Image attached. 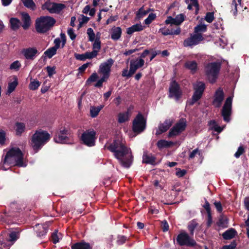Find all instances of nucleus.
I'll use <instances>...</instances> for the list:
<instances>
[{"instance_id": "obj_32", "label": "nucleus", "mask_w": 249, "mask_h": 249, "mask_svg": "<svg viewBox=\"0 0 249 249\" xmlns=\"http://www.w3.org/2000/svg\"><path fill=\"white\" fill-rule=\"evenodd\" d=\"M10 23L11 28L13 30H17L20 27V21L17 18H12L10 19Z\"/></svg>"}, {"instance_id": "obj_7", "label": "nucleus", "mask_w": 249, "mask_h": 249, "mask_svg": "<svg viewBox=\"0 0 249 249\" xmlns=\"http://www.w3.org/2000/svg\"><path fill=\"white\" fill-rule=\"evenodd\" d=\"M146 119L143 115L139 112L132 122V130L136 134H140L145 129Z\"/></svg>"}, {"instance_id": "obj_40", "label": "nucleus", "mask_w": 249, "mask_h": 249, "mask_svg": "<svg viewBox=\"0 0 249 249\" xmlns=\"http://www.w3.org/2000/svg\"><path fill=\"white\" fill-rule=\"evenodd\" d=\"M101 109V107H91L90 108V114L91 117L92 118L96 117L98 115Z\"/></svg>"}, {"instance_id": "obj_45", "label": "nucleus", "mask_w": 249, "mask_h": 249, "mask_svg": "<svg viewBox=\"0 0 249 249\" xmlns=\"http://www.w3.org/2000/svg\"><path fill=\"white\" fill-rule=\"evenodd\" d=\"M175 19L176 25H179L184 20V15L182 14L178 15L175 18Z\"/></svg>"}, {"instance_id": "obj_53", "label": "nucleus", "mask_w": 249, "mask_h": 249, "mask_svg": "<svg viewBox=\"0 0 249 249\" xmlns=\"http://www.w3.org/2000/svg\"><path fill=\"white\" fill-rule=\"evenodd\" d=\"M237 246L235 241H232L230 245L223 246L222 249H235Z\"/></svg>"}, {"instance_id": "obj_3", "label": "nucleus", "mask_w": 249, "mask_h": 249, "mask_svg": "<svg viewBox=\"0 0 249 249\" xmlns=\"http://www.w3.org/2000/svg\"><path fill=\"white\" fill-rule=\"evenodd\" d=\"M51 136L46 131L36 130L32 135L31 145L35 152H38L50 140Z\"/></svg>"}, {"instance_id": "obj_35", "label": "nucleus", "mask_w": 249, "mask_h": 249, "mask_svg": "<svg viewBox=\"0 0 249 249\" xmlns=\"http://www.w3.org/2000/svg\"><path fill=\"white\" fill-rule=\"evenodd\" d=\"M197 226L198 223L196 222L195 220H193L189 222L188 225V229L191 235H194V230Z\"/></svg>"}, {"instance_id": "obj_28", "label": "nucleus", "mask_w": 249, "mask_h": 249, "mask_svg": "<svg viewBox=\"0 0 249 249\" xmlns=\"http://www.w3.org/2000/svg\"><path fill=\"white\" fill-rule=\"evenodd\" d=\"M157 146L160 149L164 148H169L174 145V143L171 141H167L165 140H160L157 142Z\"/></svg>"}, {"instance_id": "obj_9", "label": "nucleus", "mask_w": 249, "mask_h": 249, "mask_svg": "<svg viewBox=\"0 0 249 249\" xmlns=\"http://www.w3.org/2000/svg\"><path fill=\"white\" fill-rule=\"evenodd\" d=\"M176 240L177 244L180 246L194 247L197 245L196 241L185 231L180 232L178 235Z\"/></svg>"}, {"instance_id": "obj_1", "label": "nucleus", "mask_w": 249, "mask_h": 249, "mask_svg": "<svg viewBox=\"0 0 249 249\" xmlns=\"http://www.w3.org/2000/svg\"><path fill=\"white\" fill-rule=\"evenodd\" d=\"M107 149L113 153L114 157L122 166L125 168H129L131 166L133 161L131 150L121 141L119 139L114 140L107 147Z\"/></svg>"}, {"instance_id": "obj_27", "label": "nucleus", "mask_w": 249, "mask_h": 249, "mask_svg": "<svg viewBox=\"0 0 249 249\" xmlns=\"http://www.w3.org/2000/svg\"><path fill=\"white\" fill-rule=\"evenodd\" d=\"M26 125L23 123L16 122L15 124L16 135L20 136L25 131Z\"/></svg>"}, {"instance_id": "obj_29", "label": "nucleus", "mask_w": 249, "mask_h": 249, "mask_svg": "<svg viewBox=\"0 0 249 249\" xmlns=\"http://www.w3.org/2000/svg\"><path fill=\"white\" fill-rule=\"evenodd\" d=\"M122 29L120 27H113L112 29L111 38L113 40H117L121 36Z\"/></svg>"}, {"instance_id": "obj_43", "label": "nucleus", "mask_w": 249, "mask_h": 249, "mask_svg": "<svg viewBox=\"0 0 249 249\" xmlns=\"http://www.w3.org/2000/svg\"><path fill=\"white\" fill-rule=\"evenodd\" d=\"M94 41V42L93 43V46H92L93 50H98V51L99 52L101 48V42L100 40V37H99V38L96 37L95 40Z\"/></svg>"}, {"instance_id": "obj_24", "label": "nucleus", "mask_w": 249, "mask_h": 249, "mask_svg": "<svg viewBox=\"0 0 249 249\" xmlns=\"http://www.w3.org/2000/svg\"><path fill=\"white\" fill-rule=\"evenodd\" d=\"M21 231L19 229H16L12 231L8 234V241L12 244L15 243L20 237Z\"/></svg>"}, {"instance_id": "obj_33", "label": "nucleus", "mask_w": 249, "mask_h": 249, "mask_svg": "<svg viewBox=\"0 0 249 249\" xmlns=\"http://www.w3.org/2000/svg\"><path fill=\"white\" fill-rule=\"evenodd\" d=\"M207 30V26L202 24H199L194 28V32L195 34H201V33L206 32Z\"/></svg>"}, {"instance_id": "obj_23", "label": "nucleus", "mask_w": 249, "mask_h": 249, "mask_svg": "<svg viewBox=\"0 0 249 249\" xmlns=\"http://www.w3.org/2000/svg\"><path fill=\"white\" fill-rule=\"evenodd\" d=\"M184 67L190 71L193 74L196 73L198 70V65L196 62L195 60L193 61H187Z\"/></svg>"}, {"instance_id": "obj_49", "label": "nucleus", "mask_w": 249, "mask_h": 249, "mask_svg": "<svg viewBox=\"0 0 249 249\" xmlns=\"http://www.w3.org/2000/svg\"><path fill=\"white\" fill-rule=\"evenodd\" d=\"M40 86V83L37 81H32L29 84V89L31 90H36Z\"/></svg>"}, {"instance_id": "obj_37", "label": "nucleus", "mask_w": 249, "mask_h": 249, "mask_svg": "<svg viewBox=\"0 0 249 249\" xmlns=\"http://www.w3.org/2000/svg\"><path fill=\"white\" fill-rule=\"evenodd\" d=\"M130 63L133 64V66L139 69L142 67L144 65V61L142 58H137L136 60H132Z\"/></svg>"}, {"instance_id": "obj_39", "label": "nucleus", "mask_w": 249, "mask_h": 249, "mask_svg": "<svg viewBox=\"0 0 249 249\" xmlns=\"http://www.w3.org/2000/svg\"><path fill=\"white\" fill-rule=\"evenodd\" d=\"M57 50L54 47H52L48 49L45 52L44 54L46 55L49 58H51L56 53Z\"/></svg>"}, {"instance_id": "obj_16", "label": "nucleus", "mask_w": 249, "mask_h": 249, "mask_svg": "<svg viewBox=\"0 0 249 249\" xmlns=\"http://www.w3.org/2000/svg\"><path fill=\"white\" fill-rule=\"evenodd\" d=\"M204 39L202 34L191 35L190 37L185 39L183 41L184 47H191L198 44L201 41Z\"/></svg>"}, {"instance_id": "obj_38", "label": "nucleus", "mask_w": 249, "mask_h": 249, "mask_svg": "<svg viewBox=\"0 0 249 249\" xmlns=\"http://www.w3.org/2000/svg\"><path fill=\"white\" fill-rule=\"evenodd\" d=\"M228 224V220L227 218H224L223 216H220L218 220L216 222V225L219 227L222 228H226L227 227Z\"/></svg>"}, {"instance_id": "obj_12", "label": "nucleus", "mask_w": 249, "mask_h": 249, "mask_svg": "<svg viewBox=\"0 0 249 249\" xmlns=\"http://www.w3.org/2000/svg\"><path fill=\"white\" fill-rule=\"evenodd\" d=\"M232 97H227L221 109V116L223 117V120L226 123H229L231 121V116L232 113Z\"/></svg>"}, {"instance_id": "obj_52", "label": "nucleus", "mask_w": 249, "mask_h": 249, "mask_svg": "<svg viewBox=\"0 0 249 249\" xmlns=\"http://www.w3.org/2000/svg\"><path fill=\"white\" fill-rule=\"evenodd\" d=\"M6 133L4 131L0 130V144L2 145L5 143L6 140Z\"/></svg>"}, {"instance_id": "obj_47", "label": "nucleus", "mask_w": 249, "mask_h": 249, "mask_svg": "<svg viewBox=\"0 0 249 249\" xmlns=\"http://www.w3.org/2000/svg\"><path fill=\"white\" fill-rule=\"evenodd\" d=\"M57 233L58 230H55L51 235V240L52 242L54 244H56L57 243H58L59 240Z\"/></svg>"}, {"instance_id": "obj_55", "label": "nucleus", "mask_w": 249, "mask_h": 249, "mask_svg": "<svg viewBox=\"0 0 249 249\" xmlns=\"http://www.w3.org/2000/svg\"><path fill=\"white\" fill-rule=\"evenodd\" d=\"M48 76L51 77L53 74L55 73V68L54 67L48 66L46 68Z\"/></svg>"}, {"instance_id": "obj_31", "label": "nucleus", "mask_w": 249, "mask_h": 249, "mask_svg": "<svg viewBox=\"0 0 249 249\" xmlns=\"http://www.w3.org/2000/svg\"><path fill=\"white\" fill-rule=\"evenodd\" d=\"M159 32H161V34L164 36L167 35H178L180 33L181 30L179 27H178L174 32H170V29L168 28L164 29V28H160L159 30Z\"/></svg>"}, {"instance_id": "obj_62", "label": "nucleus", "mask_w": 249, "mask_h": 249, "mask_svg": "<svg viewBox=\"0 0 249 249\" xmlns=\"http://www.w3.org/2000/svg\"><path fill=\"white\" fill-rule=\"evenodd\" d=\"M213 204L216 209L218 213H221L223 210L221 203L220 201H215Z\"/></svg>"}, {"instance_id": "obj_46", "label": "nucleus", "mask_w": 249, "mask_h": 249, "mask_svg": "<svg viewBox=\"0 0 249 249\" xmlns=\"http://www.w3.org/2000/svg\"><path fill=\"white\" fill-rule=\"evenodd\" d=\"M245 152V148L243 145L240 146L237 151L234 154V157L236 158H239L242 154Z\"/></svg>"}, {"instance_id": "obj_51", "label": "nucleus", "mask_w": 249, "mask_h": 249, "mask_svg": "<svg viewBox=\"0 0 249 249\" xmlns=\"http://www.w3.org/2000/svg\"><path fill=\"white\" fill-rule=\"evenodd\" d=\"M21 65L18 61H15L13 62L10 66V69L11 70H18L19 68L20 67Z\"/></svg>"}, {"instance_id": "obj_5", "label": "nucleus", "mask_w": 249, "mask_h": 249, "mask_svg": "<svg viewBox=\"0 0 249 249\" xmlns=\"http://www.w3.org/2000/svg\"><path fill=\"white\" fill-rule=\"evenodd\" d=\"M194 90L191 99L188 102L189 106L194 105L202 98L203 93L206 89L205 84L201 81H196L193 84Z\"/></svg>"}, {"instance_id": "obj_63", "label": "nucleus", "mask_w": 249, "mask_h": 249, "mask_svg": "<svg viewBox=\"0 0 249 249\" xmlns=\"http://www.w3.org/2000/svg\"><path fill=\"white\" fill-rule=\"evenodd\" d=\"M193 3L194 6L196 7L195 14L197 15L199 10V6L198 0H190Z\"/></svg>"}, {"instance_id": "obj_6", "label": "nucleus", "mask_w": 249, "mask_h": 249, "mask_svg": "<svg viewBox=\"0 0 249 249\" xmlns=\"http://www.w3.org/2000/svg\"><path fill=\"white\" fill-rule=\"evenodd\" d=\"M96 132L92 128L85 131L81 135L80 140L81 143L89 146L92 147L95 145Z\"/></svg>"}, {"instance_id": "obj_59", "label": "nucleus", "mask_w": 249, "mask_h": 249, "mask_svg": "<svg viewBox=\"0 0 249 249\" xmlns=\"http://www.w3.org/2000/svg\"><path fill=\"white\" fill-rule=\"evenodd\" d=\"M231 7L233 10V14L234 16L236 15L237 13V3L236 0H232L231 2Z\"/></svg>"}, {"instance_id": "obj_41", "label": "nucleus", "mask_w": 249, "mask_h": 249, "mask_svg": "<svg viewBox=\"0 0 249 249\" xmlns=\"http://www.w3.org/2000/svg\"><path fill=\"white\" fill-rule=\"evenodd\" d=\"M87 34L88 35L89 40L93 42L95 40V35L91 28H89L87 30Z\"/></svg>"}, {"instance_id": "obj_58", "label": "nucleus", "mask_w": 249, "mask_h": 249, "mask_svg": "<svg viewBox=\"0 0 249 249\" xmlns=\"http://www.w3.org/2000/svg\"><path fill=\"white\" fill-rule=\"evenodd\" d=\"M161 227L163 232L167 231L169 230V225L166 220L161 222Z\"/></svg>"}, {"instance_id": "obj_8", "label": "nucleus", "mask_w": 249, "mask_h": 249, "mask_svg": "<svg viewBox=\"0 0 249 249\" xmlns=\"http://www.w3.org/2000/svg\"><path fill=\"white\" fill-rule=\"evenodd\" d=\"M70 135L69 129L61 126L56 130L53 140L56 143H68L70 141Z\"/></svg>"}, {"instance_id": "obj_21", "label": "nucleus", "mask_w": 249, "mask_h": 249, "mask_svg": "<svg viewBox=\"0 0 249 249\" xmlns=\"http://www.w3.org/2000/svg\"><path fill=\"white\" fill-rule=\"evenodd\" d=\"M37 53L38 51L34 47L24 49L22 50V53L27 59H33Z\"/></svg>"}, {"instance_id": "obj_13", "label": "nucleus", "mask_w": 249, "mask_h": 249, "mask_svg": "<svg viewBox=\"0 0 249 249\" xmlns=\"http://www.w3.org/2000/svg\"><path fill=\"white\" fill-rule=\"evenodd\" d=\"M186 125L185 119L183 118L180 119L169 131L168 135V137L172 138L179 135L185 130Z\"/></svg>"}, {"instance_id": "obj_42", "label": "nucleus", "mask_w": 249, "mask_h": 249, "mask_svg": "<svg viewBox=\"0 0 249 249\" xmlns=\"http://www.w3.org/2000/svg\"><path fill=\"white\" fill-rule=\"evenodd\" d=\"M150 10V9H149V10H146V11L144 10L143 6H142L139 9L137 13V14H136L137 17L138 18H142L143 16L147 15L149 13Z\"/></svg>"}, {"instance_id": "obj_57", "label": "nucleus", "mask_w": 249, "mask_h": 249, "mask_svg": "<svg viewBox=\"0 0 249 249\" xmlns=\"http://www.w3.org/2000/svg\"><path fill=\"white\" fill-rule=\"evenodd\" d=\"M67 33L72 40H73L75 39L76 36L74 33V30L72 28H69L68 29Z\"/></svg>"}, {"instance_id": "obj_18", "label": "nucleus", "mask_w": 249, "mask_h": 249, "mask_svg": "<svg viewBox=\"0 0 249 249\" xmlns=\"http://www.w3.org/2000/svg\"><path fill=\"white\" fill-rule=\"evenodd\" d=\"M173 122L171 119L165 120L163 123L159 124L158 130L156 132V135H160L162 133L166 132L172 125Z\"/></svg>"}, {"instance_id": "obj_26", "label": "nucleus", "mask_w": 249, "mask_h": 249, "mask_svg": "<svg viewBox=\"0 0 249 249\" xmlns=\"http://www.w3.org/2000/svg\"><path fill=\"white\" fill-rule=\"evenodd\" d=\"M237 234V231L233 228H230L222 234V237L225 240H230L234 238Z\"/></svg>"}, {"instance_id": "obj_50", "label": "nucleus", "mask_w": 249, "mask_h": 249, "mask_svg": "<svg viewBox=\"0 0 249 249\" xmlns=\"http://www.w3.org/2000/svg\"><path fill=\"white\" fill-rule=\"evenodd\" d=\"M98 50H93L91 52H86V55L88 59H92L95 57L98 54Z\"/></svg>"}, {"instance_id": "obj_19", "label": "nucleus", "mask_w": 249, "mask_h": 249, "mask_svg": "<svg viewBox=\"0 0 249 249\" xmlns=\"http://www.w3.org/2000/svg\"><path fill=\"white\" fill-rule=\"evenodd\" d=\"M133 109V106H130L127 111L119 113L117 115V121L119 124H123L129 120L131 116V110Z\"/></svg>"}, {"instance_id": "obj_36", "label": "nucleus", "mask_w": 249, "mask_h": 249, "mask_svg": "<svg viewBox=\"0 0 249 249\" xmlns=\"http://www.w3.org/2000/svg\"><path fill=\"white\" fill-rule=\"evenodd\" d=\"M24 5L33 10H35L36 8V4L33 0H21Z\"/></svg>"}, {"instance_id": "obj_48", "label": "nucleus", "mask_w": 249, "mask_h": 249, "mask_svg": "<svg viewBox=\"0 0 249 249\" xmlns=\"http://www.w3.org/2000/svg\"><path fill=\"white\" fill-rule=\"evenodd\" d=\"M214 13L213 12L207 13L205 19L209 23H211L214 19Z\"/></svg>"}, {"instance_id": "obj_64", "label": "nucleus", "mask_w": 249, "mask_h": 249, "mask_svg": "<svg viewBox=\"0 0 249 249\" xmlns=\"http://www.w3.org/2000/svg\"><path fill=\"white\" fill-rule=\"evenodd\" d=\"M203 207L206 210L207 213H211L210 204L207 200H205V204L203 206Z\"/></svg>"}, {"instance_id": "obj_22", "label": "nucleus", "mask_w": 249, "mask_h": 249, "mask_svg": "<svg viewBox=\"0 0 249 249\" xmlns=\"http://www.w3.org/2000/svg\"><path fill=\"white\" fill-rule=\"evenodd\" d=\"M71 249H92V246L90 244L86 242L84 240L80 242L75 243L71 246Z\"/></svg>"}, {"instance_id": "obj_20", "label": "nucleus", "mask_w": 249, "mask_h": 249, "mask_svg": "<svg viewBox=\"0 0 249 249\" xmlns=\"http://www.w3.org/2000/svg\"><path fill=\"white\" fill-rule=\"evenodd\" d=\"M156 158L155 156L151 153L144 152L142 155V162L143 163L155 165L156 164Z\"/></svg>"}, {"instance_id": "obj_54", "label": "nucleus", "mask_w": 249, "mask_h": 249, "mask_svg": "<svg viewBox=\"0 0 249 249\" xmlns=\"http://www.w3.org/2000/svg\"><path fill=\"white\" fill-rule=\"evenodd\" d=\"M126 239V237L124 235H118L117 240V244L118 245H122L125 242Z\"/></svg>"}, {"instance_id": "obj_2", "label": "nucleus", "mask_w": 249, "mask_h": 249, "mask_svg": "<svg viewBox=\"0 0 249 249\" xmlns=\"http://www.w3.org/2000/svg\"><path fill=\"white\" fill-rule=\"evenodd\" d=\"M24 155L21 150L18 147H12L6 153L2 162L0 165L3 170H7L5 165L9 166H17L18 167H26L27 164L23 161Z\"/></svg>"}, {"instance_id": "obj_17", "label": "nucleus", "mask_w": 249, "mask_h": 249, "mask_svg": "<svg viewBox=\"0 0 249 249\" xmlns=\"http://www.w3.org/2000/svg\"><path fill=\"white\" fill-rule=\"evenodd\" d=\"M224 98V93L221 88L217 89L214 94L213 105L215 107H219Z\"/></svg>"}, {"instance_id": "obj_14", "label": "nucleus", "mask_w": 249, "mask_h": 249, "mask_svg": "<svg viewBox=\"0 0 249 249\" xmlns=\"http://www.w3.org/2000/svg\"><path fill=\"white\" fill-rule=\"evenodd\" d=\"M169 91V97L174 98L177 101L182 96V91L180 89V86L176 81H173L171 83Z\"/></svg>"}, {"instance_id": "obj_10", "label": "nucleus", "mask_w": 249, "mask_h": 249, "mask_svg": "<svg viewBox=\"0 0 249 249\" xmlns=\"http://www.w3.org/2000/svg\"><path fill=\"white\" fill-rule=\"evenodd\" d=\"M221 62H212L208 63L205 67V71L207 76L212 78H217L221 68Z\"/></svg>"}, {"instance_id": "obj_15", "label": "nucleus", "mask_w": 249, "mask_h": 249, "mask_svg": "<svg viewBox=\"0 0 249 249\" xmlns=\"http://www.w3.org/2000/svg\"><path fill=\"white\" fill-rule=\"evenodd\" d=\"M113 60L109 58L107 61L101 64L99 72L101 75H102V78H108L109 77L111 67L113 65Z\"/></svg>"}, {"instance_id": "obj_60", "label": "nucleus", "mask_w": 249, "mask_h": 249, "mask_svg": "<svg viewBox=\"0 0 249 249\" xmlns=\"http://www.w3.org/2000/svg\"><path fill=\"white\" fill-rule=\"evenodd\" d=\"M74 56L76 59L80 60H85L86 59H88L86 55V53L84 54L75 53Z\"/></svg>"}, {"instance_id": "obj_25", "label": "nucleus", "mask_w": 249, "mask_h": 249, "mask_svg": "<svg viewBox=\"0 0 249 249\" xmlns=\"http://www.w3.org/2000/svg\"><path fill=\"white\" fill-rule=\"evenodd\" d=\"M21 20L23 23L22 27L24 30H27L31 25V20L29 15L27 13L21 14Z\"/></svg>"}, {"instance_id": "obj_30", "label": "nucleus", "mask_w": 249, "mask_h": 249, "mask_svg": "<svg viewBox=\"0 0 249 249\" xmlns=\"http://www.w3.org/2000/svg\"><path fill=\"white\" fill-rule=\"evenodd\" d=\"M143 29V26L141 23H137L127 29L126 33L128 35H131L135 32L141 31Z\"/></svg>"}, {"instance_id": "obj_11", "label": "nucleus", "mask_w": 249, "mask_h": 249, "mask_svg": "<svg viewBox=\"0 0 249 249\" xmlns=\"http://www.w3.org/2000/svg\"><path fill=\"white\" fill-rule=\"evenodd\" d=\"M66 5L62 3L51 2L50 0H47L42 5L41 9L43 10H47L51 14H59L64 8Z\"/></svg>"}, {"instance_id": "obj_44", "label": "nucleus", "mask_w": 249, "mask_h": 249, "mask_svg": "<svg viewBox=\"0 0 249 249\" xmlns=\"http://www.w3.org/2000/svg\"><path fill=\"white\" fill-rule=\"evenodd\" d=\"M156 18V15L154 13H150L148 17L144 20V22L146 25L150 24L153 20Z\"/></svg>"}, {"instance_id": "obj_34", "label": "nucleus", "mask_w": 249, "mask_h": 249, "mask_svg": "<svg viewBox=\"0 0 249 249\" xmlns=\"http://www.w3.org/2000/svg\"><path fill=\"white\" fill-rule=\"evenodd\" d=\"M15 80L11 83H9L8 86V89L7 91V94H10L17 87L18 84V79H14Z\"/></svg>"}, {"instance_id": "obj_61", "label": "nucleus", "mask_w": 249, "mask_h": 249, "mask_svg": "<svg viewBox=\"0 0 249 249\" xmlns=\"http://www.w3.org/2000/svg\"><path fill=\"white\" fill-rule=\"evenodd\" d=\"M47 228L46 227H42V230L37 231V235L38 237H42L46 235L47 232Z\"/></svg>"}, {"instance_id": "obj_4", "label": "nucleus", "mask_w": 249, "mask_h": 249, "mask_svg": "<svg viewBox=\"0 0 249 249\" xmlns=\"http://www.w3.org/2000/svg\"><path fill=\"white\" fill-rule=\"evenodd\" d=\"M55 23L56 20L52 17L41 16L36 20V31L39 33H45L51 30Z\"/></svg>"}, {"instance_id": "obj_56", "label": "nucleus", "mask_w": 249, "mask_h": 249, "mask_svg": "<svg viewBox=\"0 0 249 249\" xmlns=\"http://www.w3.org/2000/svg\"><path fill=\"white\" fill-rule=\"evenodd\" d=\"M200 154L201 153L200 151L198 150V148H196L190 153L189 156V158L190 159H192L194 158L196 155H198L199 156H200Z\"/></svg>"}]
</instances>
